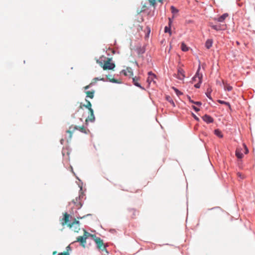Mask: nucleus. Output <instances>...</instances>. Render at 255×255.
Masks as SVG:
<instances>
[{
	"mask_svg": "<svg viewBox=\"0 0 255 255\" xmlns=\"http://www.w3.org/2000/svg\"><path fill=\"white\" fill-rule=\"evenodd\" d=\"M75 130H78L80 132L86 134L88 133V132L89 131V130L88 129H87L84 126L78 127L77 126L71 125L69 127V129L66 131V132L69 134V138L70 139H71L72 137L73 132Z\"/></svg>",
	"mask_w": 255,
	"mask_h": 255,
	"instance_id": "1",
	"label": "nucleus"
},
{
	"mask_svg": "<svg viewBox=\"0 0 255 255\" xmlns=\"http://www.w3.org/2000/svg\"><path fill=\"white\" fill-rule=\"evenodd\" d=\"M92 236L94 238V240L97 245L98 249L102 251H105L106 253H108L106 247L104 244L103 241L101 239V238L97 237L95 236L92 235Z\"/></svg>",
	"mask_w": 255,
	"mask_h": 255,
	"instance_id": "2",
	"label": "nucleus"
},
{
	"mask_svg": "<svg viewBox=\"0 0 255 255\" xmlns=\"http://www.w3.org/2000/svg\"><path fill=\"white\" fill-rule=\"evenodd\" d=\"M90 235L89 233L84 230V234L83 236H79L76 239V242H80L81 246L85 247L86 243V239Z\"/></svg>",
	"mask_w": 255,
	"mask_h": 255,
	"instance_id": "3",
	"label": "nucleus"
},
{
	"mask_svg": "<svg viewBox=\"0 0 255 255\" xmlns=\"http://www.w3.org/2000/svg\"><path fill=\"white\" fill-rule=\"evenodd\" d=\"M101 66L104 70H113L115 68V65L114 63L111 62V58H108L107 60L105 61L103 65H102V63H101Z\"/></svg>",
	"mask_w": 255,
	"mask_h": 255,
	"instance_id": "4",
	"label": "nucleus"
},
{
	"mask_svg": "<svg viewBox=\"0 0 255 255\" xmlns=\"http://www.w3.org/2000/svg\"><path fill=\"white\" fill-rule=\"evenodd\" d=\"M68 227L71 229L73 228V230L75 232H78L80 230V223L76 219H74L72 223L68 224Z\"/></svg>",
	"mask_w": 255,
	"mask_h": 255,
	"instance_id": "5",
	"label": "nucleus"
},
{
	"mask_svg": "<svg viewBox=\"0 0 255 255\" xmlns=\"http://www.w3.org/2000/svg\"><path fill=\"white\" fill-rule=\"evenodd\" d=\"M200 69V66L199 67L195 75L192 78L193 82H199V83H201L202 75L199 73Z\"/></svg>",
	"mask_w": 255,
	"mask_h": 255,
	"instance_id": "6",
	"label": "nucleus"
},
{
	"mask_svg": "<svg viewBox=\"0 0 255 255\" xmlns=\"http://www.w3.org/2000/svg\"><path fill=\"white\" fill-rule=\"evenodd\" d=\"M63 218L60 220V223L63 226H64L66 225H68L69 221L70 215L67 213H65L63 214Z\"/></svg>",
	"mask_w": 255,
	"mask_h": 255,
	"instance_id": "7",
	"label": "nucleus"
},
{
	"mask_svg": "<svg viewBox=\"0 0 255 255\" xmlns=\"http://www.w3.org/2000/svg\"><path fill=\"white\" fill-rule=\"evenodd\" d=\"M184 73L185 72L183 69L181 68H179L178 69L177 74L176 75V77L180 80H182L185 77Z\"/></svg>",
	"mask_w": 255,
	"mask_h": 255,
	"instance_id": "8",
	"label": "nucleus"
},
{
	"mask_svg": "<svg viewBox=\"0 0 255 255\" xmlns=\"http://www.w3.org/2000/svg\"><path fill=\"white\" fill-rule=\"evenodd\" d=\"M90 115L88 116V117L86 118L85 122L86 124L87 125L88 122H94L95 120V116L94 115V111H89Z\"/></svg>",
	"mask_w": 255,
	"mask_h": 255,
	"instance_id": "9",
	"label": "nucleus"
},
{
	"mask_svg": "<svg viewBox=\"0 0 255 255\" xmlns=\"http://www.w3.org/2000/svg\"><path fill=\"white\" fill-rule=\"evenodd\" d=\"M121 73L127 76L131 77L133 75L132 70L130 67H127L126 69L122 70Z\"/></svg>",
	"mask_w": 255,
	"mask_h": 255,
	"instance_id": "10",
	"label": "nucleus"
},
{
	"mask_svg": "<svg viewBox=\"0 0 255 255\" xmlns=\"http://www.w3.org/2000/svg\"><path fill=\"white\" fill-rule=\"evenodd\" d=\"M86 101L87 102V104L86 105H83L81 103H80L79 109H83V107H85L86 108L88 109L89 111L93 110L92 109V104L91 102L89 101H88L87 100H86Z\"/></svg>",
	"mask_w": 255,
	"mask_h": 255,
	"instance_id": "11",
	"label": "nucleus"
},
{
	"mask_svg": "<svg viewBox=\"0 0 255 255\" xmlns=\"http://www.w3.org/2000/svg\"><path fill=\"white\" fill-rule=\"evenodd\" d=\"M148 77L147 79V82L148 84H150L151 82H153L154 84L155 83V81H154V79L156 78L155 75L153 74L151 72H149L148 73Z\"/></svg>",
	"mask_w": 255,
	"mask_h": 255,
	"instance_id": "12",
	"label": "nucleus"
},
{
	"mask_svg": "<svg viewBox=\"0 0 255 255\" xmlns=\"http://www.w3.org/2000/svg\"><path fill=\"white\" fill-rule=\"evenodd\" d=\"M81 200V196H79L78 197L76 198L75 199H74L73 200V203L76 205V206L77 207L78 209H79L82 206V203L80 201Z\"/></svg>",
	"mask_w": 255,
	"mask_h": 255,
	"instance_id": "13",
	"label": "nucleus"
},
{
	"mask_svg": "<svg viewBox=\"0 0 255 255\" xmlns=\"http://www.w3.org/2000/svg\"><path fill=\"white\" fill-rule=\"evenodd\" d=\"M203 120L207 123H212L213 122V119L210 116L205 115L203 117Z\"/></svg>",
	"mask_w": 255,
	"mask_h": 255,
	"instance_id": "14",
	"label": "nucleus"
},
{
	"mask_svg": "<svg viewBox=\"0 0 255 255\" xmlns=\"http://www.w3.org/2000/svg\"><path fill=\"white\" fill-rule=\"evenodd\" d=\"M225 25H211V27L217 30V31H218V30H222V29H224L225 28Z\"/></svg>",
	"mask_w": 255,
	"mask_h": 255,
	"instance_id": "15",
	"label": "nucleus"
},
{
	"mask_svg": "<svg viewBox=\"0 0 255 255\" xmlns=\"http://www.w3.org/2000/svg\"><path fill=\"white\" fill-rule=\"evenodd\" d=\"M242 149L238 148L236 151V155L238 158H242L243 157V154L242 152Z\"/></svg>",
	"mask_w": 255,
	"mask_h": 255,
	"instance_id": "16",
	"label": "nucleus"
},
{
	"mask_svg": "<svg viewBox=\"0 0 255 255\" xmlns=\"http://www.w3.org/2000/svg\"><path fill=\"white\" fill-rule=\"evenodd\" d=\"M132 82L133 83V84L140 88V89L144 90V89L138 83V78L136 77L132 78Z\"/></svg>",
	"mask_w": 255,
	"mask_h": 255,
	"instance_id": "17",
	"label": "nucleus"
},
{
	"mask_svg": "<svg viewBox=\"0 0 255 255\" xmlns=\"http://www.w3.org/2000/svg\"><path fill=\"white\" fill-rule=\"evenodd\" d=\"M85 93L87 95V97H89L91 99H93L94 97L95 91H86Z\"/></svg>",
	"mask_w": 255,
	"mask_h": 255,
	"instance_id": "18",
	"label": "nucleus"
},
{
	"mask_svg": "<svg viewBox=\"0 0 255 255\" xmlns=\"http://www.w3.org/2000/svg\"><path fill=\"white\" fill-rule=\"evenodd\" d=\"M213 44V40L211 39H208L207 40L205 43V46L207 49H210Z\"/></svg>",
	"mask_w": 255,
	"mask_h": 255,
	"instance_id": "19",
	"label": "nucleus"
},
{
	"mask_svg": "<svg viewBox=\"0 0 255 255\" xmlns=\"http://www.w3.org/2000/svg\"><path fill=\"white\" fill-rule=\"evenodd\" d=\"M228 13H224L222 15L220 16L218 18L217 20L219 22H222L224 21V20L228 16Z\"/></svg>",
	"mask_w": 255,
	"mask_h": 255,
	"instance_id": "20",
	"label": "nucleus"
},
{
	"mask_svg": "<svg viewBox=\"0 0 255 255\" xmlns=\"http://www.w3.org/2000/svg\"><path fill=\"white\" fill-rule=\"evenodd\" d=\"M223 84L224 85V89L226 91H231L232 90L233 87L229 85V84H228L226 83H225L224 81L223 82Z\"/></svg>",
	"mask_w": 255,
	"mask_h": 255,
	"instance_id": "21",
	"label": "nucleus"
},
{
	"mask_svg": "<svg viewBox=\"0 0 255 255\" xmlns=\"http://www.w3.org/2000/svg\"><path fill=\"white\" fill-rule=\"evenodd\" d=\"M171 23V20H170V19H169V25H170ZM164 32L166 33L169 32L170 33V34H171L170 26H169V27L165 26V27L164 28Z\"/></svg>",
	"mask_w": 255,
	"mask_h": 255,
	"instance_id": "22",
	"label": "nucleus"
},
{
	"mask_svg": "<svg viewBox=\"0 0 255 255\" xmlns=\"http://www.w3.org/2000/svg\"><path fill=\"white\" fill-rule=\"evenodd\" d=\"M181 48L182 50L183 51H187L189 49V48L183 42H182L181 44Z\"/></svg>",
	"mask_w": 255,
	"mask_h": 255,
	"instance_id": "23",
	"label": "nucleus"
},
{
	"mask_svg": "<svg viewBox=\"0 0 255 255\" xmlns=\"http://www.w3.org/2000/svg\"><path fill=\"white\" fill-rule=\"evenodd\" d=\"M217 101L219 103L221 104H224L227 106L230 109L231 108V105L229 103L220 100H219Z\"/></svg>",
	"mask_w": 255,
	"mask_h": 255,
	"instance_id": "24",
	"label": "nucleus"
},
{
	"mask_svg": "<svg viewBox=\"0 0 255 255\" xmlns=\"http://www.w3.org/2000/svg\"><path fill=\"white\" fill-rule=\"evenodd\" d=\"M214 133L216 135H217L218 136H219L220 137H223V134H222L221 131L218 129H215L214 131Z\"/></svg>",
	"mask_w": 255,
	"mask_h": 255,
	"instance_id": "25",
	"label": "nucleus"
},
{
	"mask_svg": "<svg viewBox=\"0 0 255 255\" xmlns=\"http://www.w3.org/2000/svg\"><path fill=\"white\" fill-rule=\"evenodd\" d=\"M166 99L167 101H169V102H170L172 104V105L173 107L175 106V104H174L173 101L170 98V97L169 96L166 97Z\"/></svg>",
	"mask_w": 255,
	"mask_h": 255,
	"instance_id": "26",
	"label": "nucleus"
},
{
	"mask_svg": "<svg viewBox=\"0 0 255 255\" xmlns=\"http://www.w3.org/2000/svg\"><path fill=\"white\" fill-rule=\"evenodd\" d=\"M171 12L173 13H177L178 12V10L175 7H174L173 6H171Z\"/></svg>",
	"mask_w": 255,
	"mask_h": 255,
	"instance_id": "27",
	"label": "nucleus"
},
{
	"mask_svg": "<svg viewBox=\"0 0 255 255\" xmlns=\"http://www.w3.org/2000/svg\"><path fill=\"white\" fill-rule=\"evenodd\" d=\"M173 89H174V90L175 91V92H176V94L178 95V96H179L180 95L182 94V93L181 92H180L178 89H177L176 88H174V87H173Z\"/></svg>",
	"mask_w": 255,
	"mask_h": 255,
	"instance_id": "28",
	"label": "nucleus"
},
{
	"mask_svg": "<svg viewBox=\"0 0 255 255\" xmlns=\"http://www.w3.org/2000/svg\"><path fill=\"white\" fill-rule=\"evenodd\" d=\"M58 255H70L68 252H64L62 253H59Z\"/></svg>",
	"mask_w": 255,
	"mask_h": 255,
	"instance_id": "29",
	"label": "nucleus"
},
{
	"mask_svg": "<svg viewBox=\"0 0 255 255\" xmlns=\"http://www.w3.org/2000/svg\"><path fill=\"white\" fill-rule=\"evenodd\" d=\"M243 146H244V147L245 148V153L246 154H247L248 152V149L247 148V147L245 144H243Z\"/></svg>",
	"mask_w": 255,
	"mask_h": 255,
	"instance_id": "30",
	"label": "nucleus"
},
{
	"mask_svg": "<svg viewBox=\"0 0 255 255\" xmlns=\"http://www.w3.org/2000/svg\"><path fill=\"white\" fill-rule=\"evenodd\" d=\"M110 81L113 82V83H118V80H116L115 79H109Z\"/></svg>",
	"mask_w": 255,
	"mask_h": 255,
	"instance_id": "31",
	"label": "nucleus"
},
{
	"mask_svg": "<svg viewBox=\"0 0 255 255\" xmlns=\"http://www.w3.org/2000/svg\"><path fill=\"white\" fill-rule=\"evenodd\" d=\"M192 107L196 112H198L200 111V109L198 108L195 107V106H193Z\"/></svg>",
	"mask_w": 255,
	"mask_h": 255,
	"instance_id": "32",
	"label": "nucleus"
},
{
	"mask_svg": "<svg viewBox=\"0 0 255 255\" xmlns=\"http://www.w3.org/2000/svg\"><path fill=\"white\" fill-rule=\"evenodd\" d=\"M200 84H201V83H199V82H198L197 84H195V85H194L195 87H196V88H200Z\"/></svg>",
	"mask_w": 255,
	"mask_h": 255,
	"instance_id": "33",
	"label": "nucleus"
},
{
	"mask_svg": "<svg viewBox=\"0 0 255 255\" xmlns=\"http://www.w3.org/2000/svg\"><path fill=\"white\" fill-rule=\"evenodd\" d=\"M193 104H194L197 106H200L202 105V103L200 102H194V103Z\"/></svg>",
	"mask_w": 255,
	"mask_h": 255,
	"instance_id": "34",
	"label": "nucleus"
},
{
	"mask_svg": "<svg viewBox=\"0 0 255 255\" xmlns=\"http://www.w3.org/2000/svg\"><path fill=\"white\" fill-rule=\"evenodd\" d=\"M92 84V83H90L89 85H87V86H86L84 87V88L85 90H87V89H89V88L90 87V86H91V85Z\"/></svg>",
	"mask_w": 255,
	"mask_h": 255,
	"instance_id": "35",
	"label": "nucleus"
},
{
	"mask_svg": "<svg viewBox=\"0 0 255 255\" xmlns=\"http://www.w3.org/2000/svg\"><path fill=\"white\" fill-rule=\"evenodd\" d=\"M187 98H188V99L189 100V102H190V103H194V101H193V100H192L191 99L190 97L188 96Z\"/></svg>",
	"mask_w": 255,
	"mask_h": 255,
	"instance_id": "36",
	"label": "nucleus"
},
{
	"mask_svg": "<svg viewBox=\"0 0 255 255\" xmlns=\"http://www.w3.org/2000/svg\"><path fill=\"white\" fill-rule=\"evenodd\" d=\"M71 250V248L70 247V246H68L66 247V252H68L69 253V251H70Z\"/></svg>",
	"mask_w": 255,
	"mask_h": 255,
	"instance_id": "37",
	"label": "nucleus"
},
{
	"mask_svg": "<svg viewBox=\"0 0 255 255\" xmlns=\"http://www.w3.org/2000/svg\"><path fill=\"white\" fill-rule=\"evenodd\" d=\"M206 95H207V96L209 99H211V96H210V93H207V94H206Z\"/></svg>",
	"mask_w": 255,
	"mask_h": 255,
	"instance_id": "38",
	"label": "nucleus"
},
{
	"mask_svg": "<svg viewBox=\"0 0 255 255\" xmlns=\"http://www.w3.org/2000/svg\"><path fill=\"white\" fill-rule=\"evenodd\" d=\"M193 115L196 120H199V119L194 114H193Z\"/></svg>",
	"mask_w": 255,
	"mask_h": 255,
	"instance_id": "39",
	"label": "nucleus"
},
{
	"mask_svg": "<svg viewBox=\"0 0 255 255\" xmlns=\"http://www.w3.org/2000/svg\"><path fill=\"white\" fill-rule=\"evenodd\" d=\"M93 80L95 81V82H96L97 81L99 80V79L98 78H95Z\"/></svg>",
	"mask_w": 255,
	"mask_h": 255,
	"instance_id": "40",
	"label": "nucleus"
},
{
	"mask_svg": "<svg viewBox=\"0 0 255 255\" xmlns=\"http://www.w3.org/2000/svg\"><path fill=\"white\" fill-rule=\"evenodd\" d=\"M56 254H57V251H54V252L52 253V255H55Z\"/></svg>",
	"mask_w": 255,
	"mask_h": 255,
	"instance_id": "41",
	"label": "nucleus"
},
{
	"mask_svg": "<svg viewBox=\"0 0 255 255\" xmlns=\"http://www.w3.org/2000/svg\"><path fill=\"white\" fill-rule=\"evenodd\" d=\"M238 175L239 177H241V178H243V177H242V175H241V174L240 173H238Z\"/></svg>",
	"mask_w": 255,
	"mask_h": 255,
	"instance_id": "42",
	"label": "nucleus"
},
{
	"mask_svg": "<svg viewBox=\"0 0 255 255\" xmlns=\"http://www.w3.org/2000/svg\"><path fill=\"white\" fill-rule=\"evenodd\" d=\"M237 44L238 45H239V44H240V43H239V42L238 41H237Z\"/></svg>",
	"mask_w": 255,
	"mask_h": 255,
	"instance_id": "43",
	"label": "nucleus"
},
{
	"mask_svg": "<svg viewBox=\"0 0 255 255\" xmlns=\"http://www.w3.org/2000/svg\"><path fill=\"white\" fill-rule=\"evenodd\" d=\"M100 80H104V79H103V78H102V79H101Z\"/></svg>",
	"mask_w": 255,
	"mask_h": 255,
	"instance_id": "44",
	"label": "nucleus"
}]
</instances>
